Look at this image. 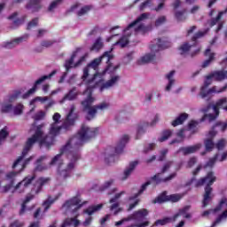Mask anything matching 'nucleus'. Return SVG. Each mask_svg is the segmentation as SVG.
I'll return each instance as SVG.
<instances>
[{"label":"nucleus","mask_w":227,"mask_h":227,"mask_svg":"<svg viewBox=\"0 0 227 227\" xmlns=\"http://www.w3.org/2000/svg\"><path fill=\"white\" fill-rule=\"evenodd\" d=\"M175 176H176V173H172L169 176L162 178V174L158 173L152 177V182H155V184H160V182H169V180H173Z\"/></svg>","instance_id":"31"},{"label":"nucleus","mask_w":227,"mask_h":227,"mask_svg":"<svg viewBox=\"0 0 227 227\" xmlns=\"http://www.w3.org/2000/svg\"><path fill=\"white\" fill-rule=\"evenodd\" d=\"M214 182H215V176H214V173L209 172L206 177H204L199 181H196V179L192 178L190 183V184L194 185V187L207 185L205 187V193H204V198H203V201H202L203 208H205V207H207L212 200V197H213L212 187H210V185H212L214 184Z\"/></svg>","instance_id":"9"},{"label":"nucleus","mask_w":227,"mask_h":227,"mask_svg":"<svg viewBox=\"0 0 227 227\" xmlns=\"http://www.w3.org/2000/svg\"><path fill=\"white\" fill-rule=\"evenodd\" d=\"M19 98V92L12 94L4 98L3 103L1 104V113H4L6 114H12V111L13 109V102H15Z\"/></svg>","instance_id":"17"},{"label":"nucleus","mask_w":227,"mask_h":227,"mask_svg":"<svg viewBox=\"0 0 227 227\" xmlns=\"http://www.w3.org/2000/svg\"><path fill=\"white\" fill-rule=\"evenodd\" d=\"M53 43H54L53 41L48 40V41H43L41 45H42V47H46L47 48V47H51Z\"/></svg>","instance_id":"52"},{"label":"nucleus","mask_w":227,"mask_h":227,"mask_svg":"<svg viewBox=\"0 0 227 227\" xmlns=\"http://www.w3.org/2000/svg\"><path fill=\"white\" fill-rule=\"evenodd\" d=\"M88 58V54L84 53L82 54V50L77 49L71 58L67 60H66V63L64 65L67 71L70 70V68H74L75 67H79Z\"/></svg>","instance_id":"13"},{"label":"nucleus","mask_w":227,"mask_h":227,"mask_svg":"<svg viewBox=\"0 0 227 227\" xmlns=\"http://www.w3.org/2000/svg\"><path fill=\"white\" fill-rule=\"evenodd\" d=\"M181 3L179 0L176 1L173 4L175 8V17L178 22H182V20H185L187 19V16H185V11H178L177 8H180Z\"/></svg>","instance_id":"27"},{"label":"nucleus","mask_w":227,"mask_h":227,"mask_svg":"<svg viewBox=\"0 0 227 227\" xmlns=\"http://www.w3.org/2000/svg\"><path fill=\"white\" fill-rule=\"evenodd\" d=\"M183 196H185V193L168 195V192H164L155 199L154 203H164V201H171L172 203H176V201H180V199Z\"/></svg>","instance_id":"18"},{"label":"nucleus","mask_w":227,"mask_h":227,"mask_svg":"<svg viewBox=\"0 0 227 227\" xmlns=\"http://www.w3.org/2000/svg\"><path fill=\"white\" fill-rule=\"evenodd\" d=\"M86 203H88V201L81 203V195H76L75 197L67 200L62 206V210L67 213L70 212L73 217L66 219L61 227H77L81 225V222L77 219V217H79L81 214V208L83 205H86Z\"/></svg>","instance_id":"6"},{"label":"nucleus","mask_w":227,"mask_h":227,"mask_svg":"<svg viewBox=\"0 0 227 227\" xmlns=\"http://www.w3.org/2000/svg\"><path fill=\"white\" fill-rule=\"evenodd\" d=\"M8 127H4L0 130V145H3V142L8 137Z\"/></svg>","instance_id":"43"},{"label":"nucleus","mask_w":227,"mask_h":227,"mask_svg":"<svg viewBox=\"0 0 227 227\" xmlns=\"http://www.w3.org/2000/svg\"><path fill=\"white\" fill-rule=\"evenodd\" d=\"M104 207V204L92 205L88 208L83 210V214H87V215H93V214H97V212H100Z\"/></svg>","instance_id":"32"},{"label":"nucleus","mask_w":227,"mask_h":227,"mask_svg":"<svg viewBox=\"0 0 227 227\" xmlns=\"http://www.w3.org/2000/svg\"><path fill=\"white\" fill-rule=\"evenodd\" d=\"M226 146V140L221 139L217 144H216V148L217 150H223Z\"/></svg>","instance_id":"49"},{"label":"nucleus","mask_w":227,"mask_h":227,"mask_svg":"<svg viewBox=\"0 0 227 227\" xmlns=\"http://www.w3.org/2000/svg\"><path fill=\"white\" fill-rule=\"evenodd\" d=\"M190 208H191V207L185 206L184 207L180 209L177 214H176L174 215V218L166 217L163 219L157 220L154 223V226H165V224L171 223V221H176V219H178V217H184L186 219H189V217H191V215H189V213H187V212H189Z\"/></svg>","instance_id":"16"},{"label":"nucleus","mask_w":227,"mask_h":227,"mask_svg":"<svg viewBox=\"0 0 227 227\" xmlns=\"http://www.w3.org/2000/svg\"><path fill=\"white\" fill-rule=\"evenodd\" d=\"M74 111L75 106H72L69 114L63 123L61 122V114H59V113H55L52 116L53 122L50 125L49 135L43 133V124L36 126L35 123H33L30 126L28 132L32 137L27 138L21 155L19 156L12 164V169L16 170L12 171V173H16V176L19 173L24 171L26 166L33 160V156L26 159V155L29 153V151L33 148L35 143H38L40 146H51L54 143V137L59 136L63 131V129L67 130L68 127H71V125L75 123L77 114L74 113Z\"/></svg>","instance_id":"1"},{"label":"nucleus","mask_w":227,"mask_h":227,"mask_svg":"<svg viewBox=\"0 0 227 227\" xmlns=\"http://www.w3.org/2000/svg\"><path fill=\"white\" fill-rule=\"evenodd\" d=\"M189 118V114L183 113L180 114L171 123L172 127H178V125H183L184 121Z\"/></svg>","instance_id":"34"},{"label":"nucleus","mask_w":227,"mask_h":227,"mask_svg":"<svg viewBox=\"0 0 227 227\" xmlns=\"http://www.w3.org/2000/svg\"><path fill=\"white\" fill-rule=\"evenodd\" d=\"M90 10H91V5H85L81 7V4H75L71 7L70 12H76L79 17H82V15H86Z\"/></svg>","instance_id":"25"},{"label":"nucleus","mask_w":227,"mask_h":227,"mask_svg":"<svg viewBox=\"0 0 227 227\" xmlns=\"http://www.w3.org/2000/svg\"><path fill=\"white\" fill-rule=\"evenodd\" d=\"M159 120H160V117H159V115L156 114L153 117V119L150 122L145 121V122L139 124L137 129V139H139V137L142 134H145V132H146L147 127H155V125H157V122L159 121Z\"/></svg>","instance_id":"20"},{"label":"nucleus","mask_w":227,"mask_h":227,"mask_svg":"<svg viewBox=\"0 0 227 227\" xmlns=\"http://www.w3.org/2000/svg\"><path fill=\"white\" fill-rule=\"evenodd\" d=\"M23 113H24V105L20 103L12 106L11 114H12L13 116H20Z\"/></svg>","instance_id":"40"},{"label":"nucleus","mask_w":227,"mask_h":227,"mask_svg":"<svg viewBox=\"0 0 227 227\" xmlns=\"http://www.w3.org/2000/svg\"><path fill=\"white\" fill-rule=\"evenodd\" d=\"M56 70H54L52 73H51L48 75H43L41 78H39L34 84L33 88L30 89L27 93H25L23 95V98H28V97L30 95H33L36 92V90H38V86L39 84H42V82H43V81H47V79H51V77H52V75H56Z\"/></svg>","instance_id":"21"},{"label":"nucleus","mask_w":227,"mask_h":227,"mask_svg":"<svg viewBox=\"0 0 227 227\" xmlns=\"http://www.w3.org/2000/svg\"><path fill=\"white\" fill-rule=\"evenodd\" d=\"M47 156H41L35 162V171H47L51 169V163L45 164Z\"/></svg>","instance_id":"24"},{"label":"nucleus","mask_w":227,"mask_h":227,"mask_svg":"<svg viewBox=\"0 0 227 227\" xmlns=\"http://www.w3.org/2000/svg\"><path fill=\"white\" fill-rule=\"evenodd\" d=\"M129 135L122 136L115 147V153L120 154L123 152V148H125V145L129 143Z\"/></svg>","instance_id":"30"},{"label":"nucleus","mask_w":227,"mask_h":227,"mask_svg":"<svg viewBox=\"0 0 227 227\" xmlns=\"http://www.w3.org/2000/svg\"><path fill=\"white\" fill-rule=\"evenodd\" d=\"M38 24V19H34L30 23H28L27 29H31V27H35V26H37Z\"/></svg>","instance_id":"53"},{"label":"nucleus","mask_w":227,"mask_h":227,"mask_svg":"<svg viewBox=\"0 0 227 227\" xmlns=\"http://www.w3.org/2000/svg\"><path fill=\"white\" fill-rule=\"evenodd\" d=\"M148 17L150 14L142 13L140 16L137 18L135 21L130 23L124 30L123 35L117 41L114 45H119L120 47H125L127 43H129V36L132 35V33H148V31H152V25L145 26V22L148 20Z\"/></svg>","instance_id":"5"},{"label":"nucleus","mask_w":227,"mask_h":227,"mask_svg":"<svg viewBox=\"0 0 227 227\" xmlns=\"http://www.w3.org/2000/svg\"><path fill=\"white\" fill-rule=\"evenodd\" d=\"M40 208H37L36 211L34 213L35 219H43V215L40 216Z\"/></svg>","instance_id":"56"},{"label":"nucleus","mask_w":227,"mask_h":227,"mask_svg":"<svg viewBox=\"0 0 227 227\" xmlns=\"http://www.w3.org/2000/svg\"><path fill=\"white\" fill-rule=\"evenodd\" d=\"M95 88H90L89 90L83 92V95L86 96L85 99L82 102V106L84 108V111L87 113V120H93L95 118V114H97V109L100 111H106V109H109L111 107V103L109 101H103L99 105L96 106H93L95 102V98L91 95V90Z\"/></svg>","instance_id":"8"},{"label":"nucleus","mask_w":227,"mask_h":227,"mask_svg":"<svg viewBox=\"0 0 227 227\" xmlns=\"http://www.w3.org/2000/svg\"><path fill=\"white\" fill-rule=\"evenodd\" d=\"M137 164H139V162H137V160L135 161H131L129 166L124 169L122 175H121L120 176V180H127V178L129 177L130 175H132V173L134 172V169H136V168L137 167Z\"/></svg>","instance_id":"23"},{"label":"nucleus","mask_w":227,"mask_h":227,"mask_svg":"<svg viewBox=\"0 0 227 227\" xmlns=\"http://www.w3.org/2000/svg\"><path fill=\"white\" fill-rule=\"evenodd\" d=\"M104 48V40H102V37H98L93 44L90 46V51H98L100 49Z\"/></svg>","instance_id":"39"},{"label":"nucleus","mask_w":227,"mask_h":227,"mask_svg":"<svg viewBox=\"0 0 227 227\" xmlns=\"http://www.w3.org/2000/svg\"><path fill=\"white\" fill-rule=\"evenodd\" d=\"M99 132L98 128H90L83 124L77 135L69 139L60 150V153L55 155L50 161V166H57V176L59 180H67L72 176V171L75 168L77 160L81 159L79 146L88 139L95 137Z\"/></svg>","instance_id":"2"},{"label":"nucleus","mask_w":227,"mask_h":227,"mask_svg":"<svg viewBox=\"0 0 227 227\" xmlns=\"http://www.w3.org/2000/svg\"><path fill=\"white\" fill-rule=\"evenodd\" d=\"M56 200H58V198L49 197L46 200H44V202L43 203V207L44 208L43 210L44 214L49 210V208H51V205H52V203H54Z\"/></svg>","instance_id":"41"},{"label":"nucleus","mask_w":227,"mask_h":227,"mask_svg":"<svg viewBox=\"0 0 227 227\" xmlns=\"http://www.w3.org/2000/svg\"><path fill=\"white\" fill-rule=\"evenodd\" d=\"M91 223H93V217L92 216H89L87 217L83 223H82V226L83 227H88L91 225Z\"/></svg>","instance_id":"48"},{"label":"nucleus","mask_w":227,"mask_h":227,"mask_svg":"<svg viewBox=\"0 0 227 227\" xmlns=\"http://www.w3.org/2000/svg\"><path fill=\"white\" fill-rule=\"evenodd\" d=\"M22 2V0H18V3ZM27 8L31 10V12H38L42 8V0H32L27 5Z\"/></svg>","instance_id":"33"},{"label":"nucleus","mask_w":227,"mask_h":227,"mask_svg":"<svg viewBox=\"0 0 227 227\" xmlns=\"http://www.w3.org/2000/svg\"><path fill=\"white\" fill-rule=\"evenodd\" d=\"M227 158V152H224L222 153L221 157L216 154L215 158H212L209 160V161L207 163V168H212L214 164H215V160H219L220 162H223V160H226Z\"/></svg>","instance_id":"36"},{"label":"nucleus","mask_w":227,"mask_h":227,"mask_svg":"<svg viewBox=\"0 0 227 227\" xmlns=\"http://www.w3.org/2000/svg\"><path fill=\"white\" fill-rule=\"evenodd\" d=\"M21 42H24V37H18L12 41L4 43V47H5V49H13V47H16V45H19Z\"/></svg>","instance_id":"38"},{"label":"nucleus","mask_w":227,"mask_h":227,"mask_svg":"<svg viewBox=\"0 0 227 227\" xmlns=\"http://www.w3.org/2000/svg\"><path fill=\"white\" fill-rule=\"evenodd\" d=\"M117 188H114L111 190L108 194H114V196L110 199L109 203H111L110 210L111 212H114V215H116L117 214H120L121 212V207H120V198H121L125 194V191L117 192Z\"/></svg>","instance_id":"15"},{"label":"nucleus","mask_w":227,"mask_h":227,"mask_svg":"<svg viewBox=\"0 0 227 227\" xmlns=\"http://www.w3.org/2000/svg\"><path fill=\"white\" fill-rule=\"evenodd\" d=\"M150 184H152V182H147L144 184L141 189L137 193H135L134 196L129 197L128 201V210H133V208H136V207L139 205V196H141L142 192H145V191H146V188L148 187V185H150Z\"/></svg>","instance_id":"19"},{"label":"nucleus","mask_w":227,"mask_h":227,"mask_svg":"<svg viewBox=\"0 0 227 227\" xmlns=\"http://www.w3.org/2000/svg\"><path fill=\"white\" fill-rule=\"evenodd\" d=\"M111 219V215H106L105 217H103L100 221L101 224H104L106 221H109Z\"/></svg>","instance_id":"58"},{"label":"nucleus","mask_w":227,"mask_h":227,"mask_svg":"<svg viewBox=\"0 0 227 227\" xmlns=\"http://www.w3.org/2000/svg\"><path fill=\"white\" fill-rule=\"evenodd\" d=\"M75 77H76L75 74L71 75L70 78H69V80L67 81V82H68L69 84H74V82H75Z\"/></svg>","instance_id":"59"},{"label":"nucleus","mask_w":227,"mask_h":227,"mask_svg":"<svg viewBox=\"0 0 227 227\" xmlns=\"http://www.w3.org/2000/svg\"><path fill=\"white\" fill-rule=\"evenodd\" d=\"M114 161V155H110L109 158H106V162L111 164V162Z\"/></svg>","instance_id":"60"},{"label":"nucleus","mask_w":227,"mask_h":227,"mask_svg":"<svg viewBox=\"0 0 227 227\" xmlns=\"http://www.w3.org/2000/svg\"><path fill=\"white\" fill-rule=\"evenodd\" d=\"M45 33H47V30L40 29L37 34L38 38L43 36V35H45Z\"/></svg>","instance_id":"62"},{"label":"nucleus","mask_w":227,"mask_h":227,"mask_svg":"<svg viewBox=\"0 0 227 227\" xmlns=\"http://www.w3.org/2000/svg\"><path fill=\"white\" fill-rule=\"evenodd\" d=\"M206 33L207 31H200L192 37V43H185L181 45V47L178 49L179 54H181V56H187V54L190 52L192 57L196 56V54H200L201 48L197 47L194 49L195 45L198 43L196 40H198V38H201V36H203Z\"/></svg>","instance_id":"11"},{"label":"nucleus","mask_w":227,"mask_h":227,"mask_svg":"<svg viewBox=\"0 0 227 227\" xmlns=\"http://www.w3.org/2000/svg\"><path fill=\"white\" fill-rule=\"evenodd\" d=\"M172 164H173V162H171V161L165 163L161 169L162 173H166V171H168L169 168H171Z\"/></svg>","instance_id":"51"},{"label":"nucleus","mask_w":227,"mask_h":227,"mask_svg":"<svg viewBox=\"0 0 227 227\" xmlns=\"http://www.w3.org/2000/svg\"><path fill=\"white\" fill-rule=\"evenodd\" d=\"M196 162L197 160L195 157L191 158L190 160L188 161L187 168H192Z\"/></svg>","instance_id":"54"},{"label":"nucleus","mask_w":227,"mask_h":227,"mask_svg":"<svg viewBox=\"0 0 227 227\" xmlns=\"http://www.w3.org/2000/svg\"><path fill=\"white\" fill-rule=\"evenodd\" d=\"M168 154V149H163L160 151V156L159 157V160H164V157Z\"/></svg>","instance_id":"55"},{"label":"nucleus","mask_w":227,"mask_h":227,"mask_svg":"<svg viewBox=\"0 0 227 227\" xmlns=\"http://www.w3.org/2000/svg\"><path fill=\"white\" fill-rule=\"evenodd\" d=\"M47 100H49L48 97H36L35 98H34L30 101V106H35V104H36V102H41V104H43V103L47 102Z\"/></svg>","instance_id":"45"},{"label":"nucleus","mask_w":227,"mask_h":227,"mask_svg":"<svg viewBox=\"0 0 227 227\" xmlns=\"http://www.w3.org/2000/svg\"><path fill=\"white\" fill-rule=\"evenodd\" d=\"M54 104H56V102L50 101L44 107H45V109H49V107H52V106H54Z\"/></svg>","instance_id":"64"},{"label":"nucleus","mask_w":227,"mask_h":227,"mask_svg":"<svg viewBox=\"0 0 227 227\" xmlns=\"http://www.w3.org/2000/svg\"><path fill=\"white\" fill-rule=\"evenodd\" d=\"M49 182H51V178L49 177H41L37 180L35 185L34 186V188L32 189L30 194H27L25 198V200L23 201L22 205H21V208L20 210V215H22V214H24V212H26L27 208H26V205H27V203H29V201H31V200L35 199V194H38V192H40V191H42V187H43V185H47V184H49Z\"/></svg>","instance_id":"12"},{"label":"nucleus","mask_w":227,"mask_h":227,"mask_svg":"<svg viewBox=\"0 0 227 227\" xmlns=\"http://www.w3.org/2000/svg\"><path fill=\"white\" fill-rule=\"evenodd\" d=\"M77 95H79V91L77 89L73 88L67 94L64 96L62 99L59 101V104H65L67 100H75L77 98Z\"/></svg>","instance_id":"29"},{"label":"nucleus","mask_w":227,"mask_h":227,"mask_svg":"<svg viewBox=\"0 0 227 227\" xmlns=\"http://www.w3.org/2000/svg\"><path fill=\"white\" fill-rule=\"evenodd\" d=\"M113 184H114V179L107 180L102 184V186L100 187V191H106V189H109V187H111Z\"/></svg>","instance_id":"46"},{"label":"nucleus","mask_w":227,"mask_h":227,"mask_svg":"<svg viewBox=\"0 0 227 227\" xmlns=\"http://www.w3.org/2000/svg\"><path fill=\"white\" fill-rule=\"evenodd\" d=\"M217 132L215 130L211 129L207 135V138L204 140V145L206 148V152H212L214 150V146L215 145L214 144V137H215Z\"/></svg>","instance_id":"22"},{"label":"nucleus","mask_w":227,"mask_h":227,"mask_svg":"<svg viewBox=\"0 0 227 227\" xmlns=\"http://www.w3.org/2000/svg\"><path fill=\"white\" fill-rule=\"evenodd\" d=\"M60 4H63V0H55L50 4L48 10L53 12L58 6H60Z\"/></svg>","instance_id":"44"},{"label":"nucleus","mask_w":227,"mask_h":227,"mask_svg":"<svg viewBox=\"0 0 227 227\" xmlns=\"http://www.w3.org/2000/svg\"><path fill=\"white\" fill-rule=\"evenodd\" d=\"M172 134H173V132L171 130L167 129L161 133V136L158 138V141L160 143H164V141H168V139H169V137H171Z\"/></svg>","instance_id":"42"},{"label":"nucleus","mask_w":227,"mask_h":227,"mask_svg":"<svg viewBox=\"0 0 227 227\" xmlns=\"http://www.w3.org/2000/svg\"><path fill=\"white\" fill-rule=\"evenodd\" d=\"M194 31H196V26H192V27H190L187 31V34L192 35V33H194Z\"/></svg>","instance_id":"63"},{"label":"nucleus","mask_w":227,"mask_h":227,"mask_svg":"<svg viewBox=\"0 0 227 227\" xmlns=\"http://www.w3.org/2000/svg\"><path fill=\"white\" fill-rule=\"evenodd\" d=\"M34 120H35V121H38L40 120H43V118H45V112L43 111H39L37 112L35 115H34Z\"/></svg>","instance_id":"47"},{"label":"nucleus","mask_w":227,"mask_h":227,"mask_svg":"<svg viewBox=\"0 0 227 227\" xmlns=\"http://www.w3.org/2000/svg\"><path fill=\"white\" fill-rule=\"evenodd\" d=\"M198 132V121H192L188 124L187 129H181L177 133V138L172 140L170 142V145H175L176 143H182L185 137H191L192 134H196Z\"/></svg>","instance_id":"14"},{"label":"nucleus","mask_w":227,"mask_h":227,"mask_svg":"<svg viewBox=\"0 0 227 227\" xmlns=\"http://www.w3.org/2000/svg\"><path fill=\"white\" fill-rule=\"evenodd\" d=\"M171 47V41L169 38L162 37L154 40L150 46L151 52L146 53L142 56L138 60V65H146V63H153L157 59V52L160 51H164V49H168Z\"/></svg>","instance_id":"7"},{"label":"nucleus","mask_w":227,"mask_h":227,"mask_svg":"<svg viewBox=\"0 0 227 227\" xmlns=\"http://www.w3.org/2000/svg\"><path fill=\"white\" fill-rule=\"evenodd\" d=\"M205 56H207L208 58V59L205 60L202 63V68H207V67H208L210 65V63L213 62V60L215 58V53L211 52L210 48H207L205 51Z\"/></svg>","instance_id":"35"},{"label":"nucleus","mask_w":227,"mask_h":227,"mask_svg":"<svg viewBox=\"0 0 227 227\" xmlns=\"http://www.w3.org/2000/svg\"><path fill=\"white\" fill-rule=\"evenodd\" d=\"M201 148V144H196L194 145L187 146V147H181L178 151L177 153H182L183 155H189L191 153H196L198 150Z\"/></svg>","instance_id":"26"},{"label":"nucleus","mask_w":227,"mask_h":227,"mask_svg":"<svg viewBox=\"0 0 227 227\" xmlns=\"http://www.w3.org/2000/svg\"><path fill=\"white\" fill-rule=\"evenodd\" d=\"M17 178V173L9 172L4 174V172L0 171V192H18V194H22L26 192V189L31 185L33 180H35V175L26 176L22 181L13 185Z\"/></svg>","instance_id":"4"},{"label":"nucleus","mask_w":227,"mask_h":227,"mask_svg":"<svg viewBox=\"0 0 227 227\" xmlns=\"http://www.w3.org/2000/svg\"><path fill=\"white\" fill-rule=\"evenodd\" d=\"M227 90V83L222 87L219 88L217 86H214L211 89H208L205 93H206V97H207L208 95H212L214 93H224V91H226Z\"/></svg>","instance_id":"37"},{"label":"nucleus","mask_w":227,"mask_h":227,"mask_svg":"<svg viewBox=\"0 0 227 227\" xmlns=\"http://www.w3.org/2000/svg\"><path fill=\"white\" fill-rule=\"evenodd\" d=\"M111 51H106L101 57L94 59L88 66L83 69V74L82 76V84H85L86 89L98 88L99 91H106L109 88H114L121 77L116 74L118 66H113L108 64L106 68L102 72H97L98 67L102 63L103 59L106 60V63L111 61ZM91 70H95L96 73L93 76L90 75Z\"/></svg>","instance_id":"3"},{"label":"nucleus","mask_w":227,"mask_h":227,"mask_svg":"<svg viewBox=\"0 0 227 227\" xmlns=\"http://www.w3.org/2000/svg\"><path fill=\"white\" fill-rule=\"evenodd\" d=\"M165 22H166V17L161 16L157 19V20L155 22V26L156 27L161 26V24H164Z\"/></svg>","instance_id":"50"},{"label":"nucleus","mask_w":227,"mask_h":227,"mask_svg":"<svg viewBox=\"0 0 227 227\" xmlns=\"http://www.w3.org/2000/svg\"><path fill=\"white\" fill-rule=\"evenodd\" d=\"M175 70L170 71L168 74H166V79L168 80V83L165 87L166 91H169L175 88L176 80H175Z\"/></svg>","instance_id":"28"},{"label":"nucleus","mask_w":227,"mask_h":227,"mask_svg":"<svg viewBox=\"0 0 227 227\" xmlns=\"http://www.w3.org/2000/svg\"><path fill=\"white\" fill-rule=\"evenodd\" d=\"M152 97H153V94H152V92L145 94L146 102H150V100H152Z\"/></svg>","instance_id":"61"},{"label":"nucleus","mask_w":227,"mask_h":227,"mask_svg":"<svg viewBox=\"0 0 227 227\" xmlns=\"http://www.w3.org/2000/svg\"><path fill=\"white\" fill-rule=\"evenodd\" d=\"M212 109L213 114H205L200 121H214V120L217 119L219 116V109H223V111H227V98H220L216 101V103L213 106H207V108H202L201 113H208Z\"/></svg>","instance_id":"10"},{"label":"nucleus","mask_w":227,"mask_h":227,"mask_svg":"<svg viewBox=\"0 0 227 227\" xmlns=\"http://www.w3.org/2000/svg\"><path fill=\"white\" fill-rule=\"evenodd\" d=\"M153 148H155V144H149L145 146V152H150L151 150H153Z\"/></svg>","instance_id":"57"}]
</instances>
